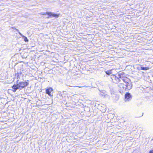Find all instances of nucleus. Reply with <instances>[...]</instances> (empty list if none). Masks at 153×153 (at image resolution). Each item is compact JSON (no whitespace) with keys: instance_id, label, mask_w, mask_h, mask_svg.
<instances>
[{"instance_id":"nucleus-1","label":"nucleus","mask_w":153,"mask_h":153,"mask_svg":"<svg viewBox=\"0 0 153 153\" xmlns=\"http://www.w3.org/2000/svg\"><path fill=\"white\" fill-rule=\"evenodd\" d=\"M122 78L124 83H120L118 85L119 90L120 93L130 90L132 86V82L129 78L125 76L122 77Z\"/></svg>"},{"instance_id":"nucleus-2","label":"nucleus","mask_w":153,"mask_h":153,"mask_svg":"<svg viewBox=\"0 0 153 153\" xmlns=\"http://www.w3.org/2000/svg\"><path fill=\"white\" fill-rule=\"evenodd\" d=\"M121 74H113L111 76V79L113 82L115 83H118L120 81V78H121Z\"/></svg>"},{"instance_id":"nucleus-3","label":"nucleus","mask_w":153,"mask_h":153,"mask_svg":"<svg viewBox=\"0 0 153 153\" xmlns=\"http://www.w3.org/2000/svg\"><path fill=\"white\" fill-rule=\"evenodd\" d=\"M19 87L21 90L25 88L29 85V83L27 81H21L18 83Z\"/></svg>"},{"instance_id":"nucleus-4","label":"nucleus","mask_w":153,"mask_h":153,"mask_svg":"<svg viewBox=\"0 0 153 153\" xmlns=\"http://www.w3.org/2000/svg\"><path fill=\"white\" fill-rule=\"evenodd\" d=\"M132 95L131 94L128 93H126L125 95V101H129L131 100L132 98Z\"/></svg>"},{"instance_id":"nucleus-5","label":"nucleus","mask_w":153,"mask_h":153,"mask_svg":"<svg viewBox=\"0 0 153 153\" xmlns=\"http://www.w3.org/2000/svg\"><path fill=\"white\" fill-rule=\"evenodd\" d=\"M53 91V89L52 87L47 88L46 90V93L50 96L52 97L53 95L52 94V92Z\"/></svg>"},{"instance_id":"nucleus-6","label":"nucleus","mask_w":153,"mask_h":153,"mask_svg":"<svg viewBox=\"0 0 153 153\" xmlns=\"http://www.w3.org/2000/svg\"><path fill=\"white\" fill-rule=\"evenodd\" d=\"M13 89L12 91L13 92H15L18 89H19L18 84H14L12 87Z\"/></svg>"},{"instance_id":"nucleus-7","label":"nucleus","mask_w":153,"mask_h":153,"mask_svg":"<svg viewBox=\"0 0 153 153\" xmlns=\"http://www.w3.org/2000/svg\"><path fill=\"white\" fill-rule=\"evenodd\" d=\"M44 14L47 15L49 16V17H52L53 16V13L51 12H47L44 13Z\"/></svg>"},{"instance_id":"nucleus-8","label":"nucleus","mask_w":153,"mask_h":153,"mask_svg":"<svg viewBox=\"0 0 153 153\" xmlns=\"http://www.w3.org/2000/svg\"><path fill=\"white\" fill-rule=\"evenodd\" d=\"M149 69V67H141V69L142 70H148Z\"/></svg>"},{"instance_id":"nucleus-9","label":"nucleus","mask_w":153,"mask_h":153,"mask_svg":"<svg viewBox=\"0 0 153 153\" xmlns=\"http://www.w3.org/2000/svg\"><path fill=\"white\" fill-rule=\"evenodd\" d=\"M24 40L26 42H28V40L27 39V38L25 37V36H22Z\"/></svg>"},{"instance_id":"nucleus-10","label":"nucleus","mask_w":153,"mask_h":153,"mask_svg":"<svg viewBox=\"0 0 153 153\" xmlns=\"http://www.w3.org/2000/svg\"><path fill=\"white\" fill-rule=\"evenodd\" d=\"M59 14L53 13L52 17L57 18L59 17Z\"/></svg>"},{"instance_id":"nucleus-11","label":"nucleus","mask_w":153,"mask_h":153,"mask_svg":"<svg viewBox=\"0 0 153 153\" xmlns=\"http://www.w3.org/2000/svg\"><path fill=\"white\" fill-rule=\"evenodd\" d=\"M105 73L108 75H110L111 74V72L110 71H105Z\"/></svg>"},{"instance_id":"nucleus-12","label":"nucleus","mask_w":153,"mask_h":153,"mask_svg":"<svg viewBox=\"0 0 153 153\" xmlns=\"http://www.w3.org/2000/svg\"><path fill=\"white\" fill-rule=\"evenodd\" d=\"M149 153H153V150H150Z\"/></svg>"}]
</instances>
